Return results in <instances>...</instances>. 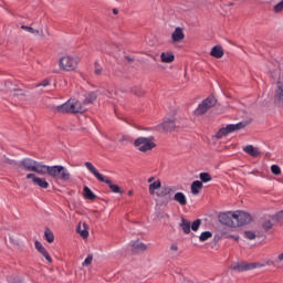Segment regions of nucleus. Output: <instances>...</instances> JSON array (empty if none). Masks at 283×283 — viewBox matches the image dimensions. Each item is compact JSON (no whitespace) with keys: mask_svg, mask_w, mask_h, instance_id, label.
<instances>
[{"mask_svg":"<svg viewBox=\"0 0 283 283\" xmlns=\"http://www.w3.org/2000/svg\"><path fill=\"white\" fill-rule=\"evenodd\" d=\"M48 174L51 178H54L55 180H62V182H67L70 178H72V175L70 174V170L63 166H45L44 165V172L43 176Z\"/></svg>","mask_w":283,"mask_h":283,"instance_id":"nucleus-1","label":"nucleus"},{"mask_svg":"<svg viewBox=\"0 0 283 283\" xmlns=\"http://www.w3.org/2000/svg\"><path fill=\"white\" fill-rule=\"evenodd\" d=\"M85 167L88 171H91L93 174V176L96 177V179L99 182H105L106 185H108L111 191H113V193H123L120 191V187H118V185L112 182V179H109V177L102 175L101 172H98V169H96V167H94V165L90 161H86Z\"/></svg>","mask_w":283,"mask_h":283,"instance_id":"nucleus-2","label":"nucleus"},{"mask_svg":"<svg viewBox=\"0 0 283 283\" xmlns=\"http://www.w3.org/2000/svg\"><path fill=\"white\" fill-rule=\"evenodd\" d=\"M20 167L24 169V171H33L43 176L45 165L41 161H36L32 158H24L20 161Z\"/></svg>","mask_w":283,"mask_h":283,"instance_id":"nucleus-3","label":"nucleus"},{"mask_svg":"<svg viewBox=\"0 0 283 283\" xmlns=\"http://www.w3.org/2000/svg\"><path fill=\"white\" fill-rule=\"evenodd\" d=\"M61 114H81L83 112V104L76 99H69L66 103L56 107Z\"/></svg>","mask_w":283,"mask_h":283,"instance_id":"nucleus-4","label":"nucleus"},{"mask_svg":"<svg viewBox=\"0 0 283 283\" xmlns=\"http://www.w3.org/2000/svg\"><path fill=\"white\" fill-rule=\"evenodd\" d=\"M80 62L81 60L78 57L64 55L60 59L59 65L61 70H64V72H74V70L78 67Z\"/></svg>","mask_w":283,"mask_h":283,"instance_id":"nucleus-5","label":"nucleus"},{"mask_svg":"<svg viewBox=\"0 0 283 283\" xmlns=\"http://www.w3.org/2000/svg\"><path fill=\"white\" fill-rule=\"evenodd\" d=\"M244 127H247V122L229 124L217 133L216 138L220 139L223 136H229V134H233V132H240V129H244Z\"/></svg>","mask_w":283,"mask_h":283,"instance_id":"nucleus-6","label":"nucleus"},{"mask_svg":"<svg viewBox=\"0 0 283 283\" xmlns=\"http://www.w3.org/2000/svg\"><path fill=\"white\" fill-rule=\"evenodd\" d=\"M134 145L138 148L139 151H150V149H154V147H156V144L154 143V136L138 137L134 142Z\"/></svg>","mask_w":283,"mask_h":283,"instance_id":"nucleus-7","label":"nucleus"},{"mask_svg":"<svg viewBox=\"0 0 283 283\" xmlns=\"http://www.w3.org/2000/svg\"><path fill=\"white\" fill-rule=\"evenodd\" d=\"M216 103H218L216 97H213V96L207 97L206 99H203L201 102V104H199V106L195 111V114L197 116H202V114H207V112H209V109H211V107H214Z\"/></svg>","mask_w":283,"mask_h":283,"instance_id":"nucleus-8","label":"nucleus"},{"mask_svg":"<svg viewBox=\"0 0 283 283\" xmlns=\"http://www.w3.org/2000/svg\"><path fill=\"white\" fill-rule=\"evenodd\" d=\"M260 266H262V264L260 263H248V262H233L230 265V269H232V271H237L238 273H242L244 271H253V269H260Z\"/></svg>","mask_w":283,"mask_h":283,"instance_id":"nucleus-9","label":"nucleus"},{"mask_svg":"<svg viewBox=\"0 0 283 283\" xmlns=\"http://www.w3.org/2000/svg\"><path fill=\"white\" fill-rule=\"evenodd\" d=\"M219 222L226 224V227L238 228V221H235V212H223L219 214Z\"/></svg>","mask_w":283,"mask_h":283,"instance_id":"nucleus-10","label":"nucleus"},{"mask_svg":"<svg viewBox=\"0 0 283 283\" xmlns=\"http://www.w3.org/2000/svg\"><path fill=\"white\" fill-rule=\"evenodd\" d=\"M234 222H238V227H244V224H249L251 222V214L244 211H235Z\"/></svg>","mask_w":283,"mask_h":283,"instance_id":"nucleus-11","label":"nucleus"},{"mask_svg":"<svg viewBox=\"0 0 283 283\" xmlns=\"http://www.w3.org/2000/svg\"><path fill=\"white\" fill-rule=\"evenodd\" d=\"M27 179L32 180L33 185H36L41 189L50 188V184L48 182V180H45V178L36 177L35 174H28Z\"/></svg>","mask_w":283,"mask_h":283,"instance_id":"nucleus-12","label":"nucleus"},{"mask_svg":"<svg viewBox=\"0 0 283 283\" xmlns=\"http://www.w3.org/2000/svg\"><path fill=\"white\" fill-rule=\"evenodd\" d=\"M274 101L277 103V105H283V74L279 77L276 83Z\"/></svg>","mask_w":283,"mask_h":283,"instance_id":"nucleus-13","label":"nucleus"},{"mask_svg":"<svg viewBox=\"0 0 283 283\" xmlns=\"http://www.w3.org/2000/svg\"><path fill=\"white\" fill-rule=\"evenodd\" d=\"M158 129H161L163 132H174V129H176V119L174 117H166L158 126Z\"/></svg>","mask_w":283,"mask_h":283,"instance_id":"nucleus-14","label":"nucleus"},{"mask_svg":"<svg viewBox=\"0 0 283 283\" xmlns=\"http://www.w3.org/2000/svg\"><path fill=\"white\" fill-rule=\"evenodd\" d=\"M21 30H24V32H29V34H33L34 36H42V39H45V33H43V29H34L32 27L22 25Z\"/></svg>","mask_w":283,"mask_h":283,"instance_id":"nucleus-15","label":"nucleus"},{"mask_svg":"<svg viewBox=\"0 0 283 283\" xmlns=\"http://www.w3.org/2000/svg\"><path fill=\"white\" fill-rule=\"evenodd\" d=\"M34 244H35L36 251H39V253H41V255H43V258H45L46 261L52 262V256H50V253L48 252L45 247H43V244L39 241H35Z\"/></svg>","mask_w":283,"mask_h":283,"instance_id":"nucleus-16","label":"nucleus"},{"mask_svg":"<svg viewBox=\"0 0 283 283\" xmlns=\"http://www.w3.org/2000/svg\"><path fill=\"white\" fill-rule=\"evenodd\" d=\"M171 39L174 43H180L185 39V32H182V28L177 27L171 34Z\"/></svg>","mask_w":283,"mask_h":283,"instance_id":"nucleus-17","label":"nucleus"},{"mask_svg":"<svg viewBox=\"0 0 283 283\" xmlns=\"http://www.w3.org/2000/svg\"><path fill=\"white\" fill-rule=\"evenodd\" d=\"M133 253H140V251H147V244L142 241H134L132 244Z\"/></svg>","mask_w":283,"mask_h":283,"instance_id":"nucleus-18","label":"nucleus"},{"mask_svg":"<svg viewBox=\"0 0 283 283\" xmlns=\"http://www.w3.org/2000/svg\"><path fill=\"white\" fill-rule=\"evenodd\" d=\"M210 54L214 59H222L224 56V50L222 49V46L216 45L212 48Z\"/></svg>","mask_w":283,"mask_h":283,"instance_id":"nucleus-19","label":"nucleus"},{"mask_svg":"<svg viewBox=\"0 0 283 283\" xmlns=\"http://www.w3.org/2000/svg\"><path fill=\"white\" fill-rule=\"evenodd\" d=\"M161 63H174L176 61V55L171 52H163L160 54Z\"/></svg>","mask_w":283,"mask_h":283,"instance_id":"nucleus-20","label":"nucleus"},{"mask_svg":"<svg viewBox=\"0 0 283 283\" xmlns=\"http://www.w3.org/2000/svg\"><path fill=\"white\" fill-rule=\"evenodd\" d=\"M243 151H245V154H249V156H252L253 158H258V156H260V150L253 147V145L245 146L243 148Z\"/></svg>","mask_w":283,"mask_h":283,"instance_id":"nucleus-21","label":"nucleus"},{"mask_svg":"<svg viewBox=\"0 0 283 283\" xmlns=\"http://www.w3.org/2000/svg\"><path fill=\"white\" fill-rule=\"evenodd\" d=\"M171 193H174V188L163 187L160 190L157 191V197L165 198V196H171Z\"/></svg>","mask_w":283,"mask_h":283,"instance_id":"nucleus-22","label":"nucleus"},{"mask_svg":"<svg viewBox=\"0 0 283 283\" xmlns=\"http://www.w3.org/2000/svg\"><path fill=\"white\" fill-rule=\"evenodd\" d=\"M163 187V182L160 181V179L154 181L153 184L149 185V193L150 196H154L156 193V191H158V189H160Z\"/></svg>","mask_w":283,"mask_h":283,"instance_id":"nucleus-23","label":"nucleus"},{"mask_svg":"<svg viewBox=\"0 0 283 283\" xmlns=\"http://www.w3.org/2000/svg\"><path fill=\"white\" fill-rule=\"evenodd\" d=\"M180 227H181L184 233H186L187 235H188V233H191V221L182 218Z\"/></svg>","mask_w":283,"mask_h":283,"instance_id":"nucleus-24","label":"nucleus"},{"mask_svg":"<svg viewBox=\"0 0 283 283\" xmlns=\"http://www.w3.org/2000/svg\"><path fill=\"white\" fill-rule=\"evenodd\" d=\"M77 233H80L81 238H90V231L87 230V223H83V227L81 224L77 226Z\"/></svg>","mask_w":283,"mask_h":283,"instance_id":"nucleus-25","label":"nucleus"},{"mask_svg":"<svg viewBox=\"0 0 283 283\" xmlns=\"http://www.w3.org/2000/svg\"><path fill=\"white\" fill-rule=\"evenodd\" d=\"M200 189H202V181L196 180L191 184V193L193 196H198V193H200Z\"/></svg>","mask_w":283,"mask_h":283,"instance_id":"nucleus-26","label":"nucleus"},{"mask_svg":"<svg viewBox=\"0 0 283 283\" xmlns=\"http://www.w3.org/2000/svg\"><path fill=\"white\" fill-rule=\"evenodd\" d=\"M174 200L181 205V207H185L187 205V196H185L182 192H176L174 196Z\"/></svg>","mask_w":283,"mask_h":283,"instance_id":"nucleus-27","label":"nucleus"},{"mask_svg":"<svg viewBox=\"0 0 283 283\" xmlns=\"http://www.w3.org/2000/svg\"><path fill=\"white\" fill-rule=\"evenodd\" d=\"M6 87L9 88V92H14V96H23V91L18 90L11 82H7Z\"/></svg>","mask_w":283,"mask_h":283,"instance_id":"nucleus-28","label":"nucleus"},{"mask_svg":"<svg viewBox=\"0 0 283 283\" xmlns=\"http://www.w3.org/2000/svg\"><path fill=\"white\" fill-rule=\"evenodd\" d=\"M84 198L86 200H96V195L90 189V187H84Z\"/></svg>","mask_w":283,"mask_h":283,"instance_id":"nucleus-29","label":"nucleus"},{"mask_svg":"<svg viewBox=\"0 0 283 283\" xmlns=\"http://www.w3.org/2000/svg\"><path fill=\"white\" fill-rule=\"evenodd\" d=\"M44 238H45L46 242L52 244V242H54V232H52V230L46 228L44 231Z\"/></svg>","mask_w":283,"mask_h":283,"instance_id":"nucleus-30","label":"nucleus"},{"mask_svg":"<svg viewBox=\"0 0 283 283\" xmlns=\"http://www.w3.org/2000/svg\"><path fill=\"white\" fill-rule=\"evenodd\" d=\"M209 238H213V233H211V231H205L200 234L199 240L200 242H207Z\"/></svg>","mask_w":283,"mask_h":283,"instance_id":"nucleus-31","label":"nucleus"},{"mask_svg":"<svg viewBox=\"0 0 283 283\" xmlns=\"http://www.w3.org/2000/svg\"><path fill=\"white\" fill-rule=\"evenodd\" d=\"M97 96L94 92H91L87 94L86 98L84 99V103L86 105H90V103H94V101H96Z\"/></svg>","mask_w":283,"mask_h":283,"instance_id":"nucleus-32","label":"nucleus"},{"mask_svg":"<svg viewBox=\"0 0 283 283\" xmlns=\"http://www.w3.org/2000/svg\"><path fill=\"white\" fill-rule=\"evenodd\" d=\"M199 178H200L201 182H211V180H212L211 175H209L208 172H201L199 175Z\"/></svg>","mask_w":283,"mask_h":283,"instance_id":"nucleus-33","label":"nucleus"},{"mask_svg":"<svg viewBox=\"0 0 283 283\" xmlns=\"http://www.w3.org/2000/svg\"><path fill=\"white\" fill-rule=\"evenodd\" d=\"M200 224H202V221L197 219L192 222V224H190V227L193 231H198L200 229Z\"/></svg>","mask_w":283,"mask_h":283,"instance_id":"nucleus-34","label":"nucleus"},{"mask_svg":"<svg viewBox=\"0 0 283 283\" xmlns=\"http://www.w3.org/2000/svg\"><path fill=\"white\" fill-rule=\"evenodd\" d=\"M271 171H272V174H274V176H280V174H282V169L277 165H272Z\"/></svg>","mask_w":283,"mask_h":283,"instance_id":"nucleus-35","label":"nucleus"},{"mask_svg":"<svg viewBox=\"0 0 283 283\" xmlns=\"http://www.w3.org/2000/svg\"><path fill=\"white\" fill-rule=\"evenodd\" d=\"M92 260H94V256L92 254H88L82 263V266H90V264H92Z\"/></svg>","mask_w":283,"mask_h":283,"instance_id":"nucleus-36","label":"nucleus"},{"mask_svg":"<svg viewBox=\"0 0 283 283\" xmlns=\"http://www.w3.org/2000/svg\"><path fill=\"white\" fill-rule=\"evenodd\" d=\"M244 235L248 240H255V232L253 231H245Z\"/></svg>","mask_w":283,"mask_h":283,"instance_id":"nucleus-37","label":"nucleus"},{"mask_svg":"<svg viewBox=\"0 0 283 283\" xmlns=\"http://www.w3.org/2000/svg\"><path fill=\"white\" fill-rule=\"evenodd\" d=\"M50 85V80H43L42 83L36 84L35 87H48Z\"/></svg>","mask_w":283,"mask_h":283,"instance_id":"nucleus-38","label":"nucleus"},{"mask_svg":"<svg viewBox=\"0 0 283 283\" xmlns=\"http://www.w3.org/2000/svg\"><path fill=\"white\" fill-rule=\"evenodd\" d=\"M283 10V0L281 2H279L275 7H274V11L276 12H282Z\"/></svg>","mask_w":283,"mask_h":283,"instance_id":"nucleus-39","label":"nucleus"},{"mask_svg":"<svg viewBox=\"0 0 283 283\" xmlns=\"http://www.w3.org/2000/svg\"><path fill=\"white\" fill-rule=\"evenodd\" d=\"M272 227H273V223H271V221H264L263 229L269 231V229H272Z\"/></svg>","mask_w":283,"mask_h":283,"instance_id":"nucleus-40","label":"nucleus"},{"mask_svg":"<svg viewBox=\"0 0 283 283\" xmlns=\"http://www.w3.org/2000/svg\"><path fill=\"white\" fill-rule=\"evenodd\" d=\"M95 74L97 75V76H99V74H103V69L102 67H98V64H95Z\"/></svg>","mask_w":283,"mask_h":283,"instance_id":"nucleus-41","label":"nucleus"},{"mask_svg":"<svg viewBox=\"0 0 283 283\" xmlns=\"http://www.w3.org/2000/svg\"><path fill=\"white\" fill-rule=\"evenodd\" d=\"M170 251H174V252L178 251V245L177 244H171L170 245Z\"/></svg>","mask_w":283,"mask_h":283,"instance_id":"nucleus-42","label":"nucleus"},{"mask_svg":"<svg viewBox=\"0 0 283 283\" xmlns=\"http://www.w3.org/2000/svg\"><path fill=\"white\" fill-rule=\"evenodd\" d=\"M229 238H231L232 240H235V242H238L240 240V237L239 235H229Z\"/></svg>","mask_w":283,"mask_h":283,"instance_id":"nucleus-43","label":"nucleus"},{"mask_svg":"<svg viewBox=\"0 0 283 283\" xmlns=\"http://www.w3.org/2000/svg\"><path fill=\"white\" fill-rule=\"evenodd\" d=\"M154 180H155L154 177H149V178H148V182H149V184H154Z\"/></svg>","mask_w":283,"mask_h":283,"instance_id":"nucleus-44","label":"nucleus"},{"mask_svg":"<svg viewBox=\"0 0 283 283\" xmlns=\"http://www.w3.org/2000/svg\"><path fill=\"white\" fill-rule=\"evenodd\" d=\"M277 218H283V210L277 213Z\"/></svg>","mask_w":283,"mask_h":283,"instance_id":"nucleus-45","label":"nucleus"},{"mask_svg":"<svg viewBox=\"0 0 283 283\" xmlns=\"http://www.w3.org/2000/svg\"><path fill=\"white\" fill-rule=\"evenodd\" d=\"M113 14H118V9H113Z\"/></svg>","mask_w":283,"mask_h":283,"instance_id":"nucleus-46","label":"nucleus"},{"mask_svg":"<svg viewBox=\"0 0 283 283\" xmlns=\"http://www.w3.org/2000/svg\"><path fill=\"white\" fill-rule=\"evenodd\" d=\"M135 94H136L137 96H142L143 91H140L139 93H138V92H135Z\"/></svg>","mask_w":283,"mask_h":283,"instance_id":"nucleus-47","label":"nucleus"},{"mask_svg":"<svg viewBox=\"0 0 283 283\" xmlns=\"http://www.w3.org/2000/svg\"><path fill=\"white\" fill-rule=\"evenodd\" d=\"M128 196H134V191H128Z\"/></svg>","mask_w":283,"mask_h":283,"instance_id":"nucleus-48","label":"nucleus"},{"mask_svg":"<svg viewBox=\"0 0 283 283\" xmlns=\"http://www.w3.org/2000/svg\"><path fill=\"white\" fill-rule=\"evenodd\" d=\"M227 6H233V2H227Z\"/></svg>","mask_w":283,"mask_h":283,"instance_id":"nucleus-49","label":"nucleus"},{"mask_svg":"<svg viewBox=\"0 0 283 283\" xmlns=\"http://www.w3.org/2000/svg\"><path fill=\"white\" fill-rule=\"evenodd\" d=\"M14 283H23V281H21V280H18V281H15Z\"/></svg>","mask_w":283,"mask_h":283,"instance_id":"nucleus-50","label":"nucleus"}]
</instances>
